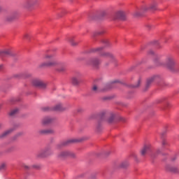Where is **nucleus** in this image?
I'll return each mask as SVG.
<instances>
[{
    "label": "nucleus",
    "mask_w": 179,
    "mask_h": 179,
    "mask_svg": "<svg viewBox=\"0 0 179 179\" xmlns=\"http://www.w3.org/2000/svg\"><path fill=\"white\" fill-rule=\"evenodd\" d=\"M43 59L46 62L39 64L40 68H50L51 66H57V65H58V62L54 60V55H45Z\"/></svg>",
    "instance_id": "f257e3e1"
},
{
    "label": "nucleus",
    "mask_w": 179,
    "mask_h": 179,
    "mask_svg": "<svg viewBox=\"0 0 179 179\" xmlns=\"http://www.w3.org/2000/svg\"><path fill=\"white\" fill-rule=\"evenodd\" d=\"M57 157L58 159H61L62 160H64V159H68V157H70L71 159H75V157H76V154L70 150H64L59 152L57 154Z\"/></svg>",
    "instance_id": "f03ea898"
},
{
    "label": "nucleus",
    "mask_w": 179,
    "mask_h": 179,
    "mask_svg": "<svg viewBox=\"0 0 179 179\" xmlns=\"http://www.w3.org/2000/svg\"><path fill=\"white\" fill-rule=\"evenodd\" d=\"M169 69H173L176 66V60L173 56H168L164 64Z\"/></svg>",
    "instance_id": "7ed1b4c3"
},
{
    "label": "nucleus",
    "mask_w": 179,
    "mask_h": 179,
    "mask_svg": "<svg viewBox=\"0 0 179 179\" xmlns=\"http://www.w3.org/2000/svg\"><path fill=\"white\" fill-rule=\"evenodd\" d=\"M38 5V0H26L23 3V7L25 9H33L34 6Z\"/></svg>",
    "instance_id": "20e7f679"
},
{
    "label": "nucleus",
    "mask_w": 179,
    "mask_h": 179,
    "mask_svg": "<svg viewBox=\"0 0 179 179\" xmlns=\"http://www.w3.org/2000/svg\"><path fill=\"white\" fill-rule=\"evenodd\" d=\"M101 57H103V58H107L108 60H110V62L105 64L106 66H108L110 62H115V61H117V59H115L114 55L111 54L110 52H103L101 53Z\"/></svg>",
    "instance_id": "39448f33"
},
{
    "label": "nucleus",
    "mask_w": 179,
    "mask_h": 179,
    "mask_svg": "<svg viewBox=\"0 0 179 179\" xmlns=\"http://www.w3.org/2000/svg\"><path fill=\"white\" fill-rule=\"evenodd\" d=\"M43 110H45V111H62L64 108L62 103H57L54 107H45Z\"/></svg>",
    "instance_id": "423d86ee"
},
{
    "label": "nucleus",
    "mask_w": 179,
    "mask_h": 179,
    "mask_svg": "<svg viewBox=\"0 0 179 179\" xmlns=\"http://www.w3.org/2000/svg\"><path fill=\"white\" fill-rule=\"evenodd\" d=\"M52 155V150L50 148H46L44 150H41L38 156V157H47L48 156H51Z\"/></svg>",
    "instance_id": "0eeeda50"
},
{
    "label": "nucleus",
    "mask_w": 179,
    "mask_h": 179,
    "mask_svg": "<svg viewBox=\"0 0 179 179\" xmlns=\"http://www.w3.org/2000/svg\"><path fill=\"white\" fill-rule=\"evenodd\" d=\"M32 85H34V86H37L38 87H42V89H44L47 86V84H45V83L38 79L33 80Z\"/></svg>",
    "instance_id": "6e6552de"
},
{
    "label": "nucleus",
    "mask_w": 179,
    "mask_h": 179,
    "mask_svg": "<svg viewBox=\"0 0 179 179\" xmlns=\"http://www.w3.org/2000/svg\"><path fill=\"white\" fill-rule=\"evenodd\" d=\"M52 121H54V119H52V117H43L41 120V125L42 127H47V125H49V124H51Z\"/></svg>",
    "instance_id": "1a4fd4ad"
},
{
    "label": "nucleus",
    "mask_w": 179,
    "mask_h": 179,
    "mask_svg": "<svg viewBox=\"0 0 179 179\" xmlns=\"http://www.w3.org/2000/svg\"><path fill=\"white\" fill-rule=\"evenodd\" d=\"M115 19H120V20H125L127 19V14L122 10L117 11L115 14Z\"/></svg>",
    "instance_id": "9d476101"
},
{
    "label": "nucleus",
    "mask_w": 179,
    "mask_h": 179,
    "mask_svg": "<svg viewBox=\"0 0 179 179\" xmlns=\"http://www.w3.org/2000/svg\"><path fill=\"white\" fill-rule=\"evenodd\" d=\"M88 65H92V66H98L100 65L101 62L97 58L91 59L87 62Z\"/></svg>",
    "instance_id": "9b49d317"
},
{
    "label": "nucleus",
    "mask_w": 179,
    "mask_h": 179,
    "mask_svg": "<svg viewBox=\"0 0 179 179\" xmlns=\"http://www.w3.org/2000/svg\"><path fill=\"white\" fill-rule=\"evenodd\" d=\"M15 131V128H10L6 131L3 132L1 134H0V139H3L8 136V135H10Z\"/></svg>",
    "instance_id": "f8f14e48"
},
{
    "label": "nucleus",
    "mask_w": 179,
    "mask_h": 179,
    "mask_svg": "<svg viewBox=\"0 0 179 179\" xmlns=\"http://www.w3.org/2000/svg\"><path fill=\"white\" fill-rule=\"evenodd\" d=\"M148 10V7H146V6H144L141 8V11H134V13H133L134 17H139V16H142V13L143 12H146V10Z\"/></svg>",
    "instance_id": "ddd939ff"
},
{
    "label": "nucleus",
    "mask_w": 179,
    "mask_h": 179,
    "mask_svg": "<svg viewBox=\"0 0 179 179\" xmlns=\"http://www.w3.org/2000/svg\"><path fill=\"white\" fill-rule=\"evenodd\" d=\"M150 150V147L149 145H145L141 151V155L145 156Z\"/></svg>",
    "instance_id": "4468645a"
},
{
    "label": "nucleus",
    "mask_w": 179,
    "mask_h": 179,
    "mask_svg": "<svg viewBox=\"0 0 179 179\" xmlns=\"http://www.w3.org/2000/svg\"><path fill=\"white\" fill-rule=\"evenodd\" d=\"M15 19H16V14H12L10 15H8L6 18V22H13V20H15Z\"/></svg>",
    "instance_id": "2eb2a0df"
},
{
    "label": "nucleus",
    "mask_w": 179,
    "mask_h": 179,
    "mask_svg": "<svg viewBox=\"0 0 179 179\" xmlns=\"http://www.w3.org/2000/svg\"><path fill=\"white\" fill-rule=\"evenodd\" d=\"M0 55L2 57H8L12 55V53L10 52V50L0 51Z\"/></svg>",
    "instance_id": "dca6fc26"
},
{
    "label": "nucleus",
    "mask_w": 179,
    "mask_h": 179,
    "mask_svg": "<svg viewBox=\"0 0 179 179\" xmlns=\"http://www.w3.org/2000/svg\"><path fill=\"white\" fill-rule=\"evenodd\" d=\"M155 81V77H151L147 80L146 87H149L152 83Z\"/></svg>",
    "instance_id": "f3484780"
},
{
    "label": "nucleus",
    "mask_w": 179,
    "mask_h": 179,
    "mask_svg": "<svg viewBox=\"0 0 179 179\" xmlns=\"http://www.w3.org/2000/svg\"><path fill=\"white\" fill-rule=\"evenodd\" d=\"M57 72H65V71H66V68L65 67V66H58V67L57 68Z\"/></svg>",
    "instance_id": "a211bd4d"
},
{
    "label": "nucleus",
    "mask_w": 179,
    "mask_h": 179,
    "mask_svg": "<svg viewBox=\"0 0 179 179\" xmlns=\"http://www.w3.org/2000/svg\"><path fill=\"white\" fill-rule=\"evenodd\" d=\"M18 113H19V109L15 108L10 112L9 115H10V117H13L16 115V114H17Z\"/></svg>",
    "instance_id": "6ab92c4d"
},
{
    "label": "nucleus",
    "mask_w": 179,
    "mask_h": 179,
    "mask_svg": "<svg viewBox=\"0 0 179 179\" xmlns=\"http://www.w3.org/2000/svg\"><path fill=\"white\" fill-rule=\"evenodd\" d=\"M115 117V115L114 113H110L109 118L108 119V122L111 123L113 121H114V118Z\"/></svg>",
    "instance_id": "aec40b11"
},
{
    "label": "nucleus",
    "mask_w": 179,
    "mask_h": 179,
    "mask_svg": "<svg viewBox=\"0 0 179 179\" xmlns=\"http://www.w3.org/2000/svg\"><path fill=\"white\" fill-rule=\"evenodd\" d=\"M39 135H47V129H41L38 131Z\"/></svg>",
    "instance_id": "412c9836"
},
{
    "label": "nucleus",
    "mask_w": 179,
    "mask_h": 179,
    "mask_svg": "<svg viewBox=\"0 0 179 179\" xmlns=\"http://www.w3.org/2000/svg\"><path fill=\"white\" fill-rule=\"evenodd\" d=\"M103 50V47L96 48L92 50V52H97Z\"/></svg>",
    "instance_id": "4be33fe9"
},
{
    "label": "nucleus",
    "mask_w": 179,
    "mask_h": 179,
    "mask_svg": "<svg viewBox=\"0 0 179 179\" xmlns=\"http://www.w3.org/2000/svg\"><path fill=\"white\" fill-rule=\"evenodd\" d=\"M75 142H78V140L76 139L68 140L66 143H64V145H68V143H75Z\"/></svg>",
    "instance_id": "5701e85b"
},
{
    "label": "nucleus",
    "mask_w": 179,
    "mask_h": 179,
    "mask_svg": "<svg viewBox=\"0 0 179 179\" xmlns=\"http://www.w3.org/2000/svg\"><path fill=\"white\" fill-rule=\"evenodd\" d=\"M47 135H51L52 134H55V131L52 129H46Z\"/></svg>",
    "instance_id": "b1692460"
},
{
    "label": "nucleus",
    "mask_w": 179,
    "mask_h": 179,
    "mask_svg": "<svg viewBox=\"0 0 179 179\" xmlns=\"http://www.w3.org/2000/svg\"><path fill=\"white\" fill-rule=\"evenodd\" d=\"M141 83H142V79L139 78L137 84L134 85L133 87H134V88L139 87L141 86Z\"/></svg>",
    "instance_id": "393cba45"
},
{
    "label": "nucleus",
    "mask_w": 179,
    "mask_h": 179,
    "mask_svg": "<svg viewBox=\"0 0 179 179\" xmlns=\"http://www.w3.org/2000/svg\"><path fill=\"white\" fill-rule=\"evenodd\" d=\"M146 8H147L146 10H149V9H151L152 10H156V5L152 4L150 7L146 6Z\"/></svg>",
    "instance_id": "a878e982"
},
{
    "label": "nucleus",
    "mask_w": 179,
    "mask_h": 179,
    "mask_svg": "<svg viewBox=\"0 0 179 179\" xmlns=\"http://www.w3.org/2000/svg\"><path fill=\"white\" fill-rule=\"evenodd\" d=\"M72 83L73 85H78L79 84V80H78L76 77H74L72 79Z\"/></svg>",
    "instance_id": "bb28decb"
},
{
    "label": "nucleus",
    "mask_w": 179,
    "mask_h": 179,
    "mask_svg": "<svg viewBox=\"0 0 179 179\" xmlns=\"http://www.w3.org/2000/svg\"><path fill=\"white\" fill-rule=\"evenodd\" d=\"M69 41L71 45H73V46L78 45V42H75V40H73L72 38H70Z\"/></svg>",
    "instance_id": "cd10ccee"
},
{
    "label": "nucleus",
    "mask_w": 179,
    "mask_h": 179,
    "mask_svg": "<svg viewBox=\"0 0 179 179\" xmlns=\"http://www.w3.org/2000/svg\"><path fill=\"white\" fill-rule=\"evenodd\" d=\"M5 167H6V164L3 163L0 165V171L1 170H3L5 169Z\"/></svg>",
    "instance_id": "c85d7f7f"
},
{
    "label": "nucleus",
    "mask_w": 179,
    "mask_h": 179,
    "mask_svg": "<svg viewBox=\"0 0 179 179\" xmlns=\"http://www.w3.org/2000/svg\"><path fill=\"white\" fill-rule=\"evenodd\" d=\"M162 146H167V145H169V143H167V141L166 140H163L162 142Z\"/></svg>",
    "instance_id": "c756f323"
},
{
    "label": "nucleus",
    "mask_w": 179,
    "mask_h": 179,
    "mask_svg": "<svg viewBox=\"0 0 179 179\" xmlns=\"http://www.w3.org/2000/svg\"><path fill=\"white\" fill-rule=\"evenodd\" d=\"M92 90H93V92H97V90H99V88L97 87V85H94L92 87Z\"/></svg>",
    "instance_id": "7c9ffc66"
},
{
    "label": "nucleus",
    "mask_w": 179,
    "mask_h": 179,
    "mask_svg": "<svg viewBox=\"0 0 179 179\" xmlns=\"http://www.w3.org/2000/svg\"><path fill=\"white\" fill-rule=\"evenodd\" d=\"M169 170L170 171H173L174 173H177V168L171 167Z\"/></svg>",
    "instance_id": "2f4dec72"
},
{
    "label": "nucleus",
    "mask_w": 179,
    "mask_h": 179,
    "mask_svg": "<svg viewBox=\"0 0 179 179\" xmlns=\"http://www.w3.org/2000/svg\"><path fill=\"white\" fill-rule=\"evenodd\" d=\"M121 167H127V166H128V163L127 162H123L121 164Z\"/></svg>",
    "instance_id": "473e14b6"
},
{
    "label": "nucleus",
    "mask_w": 179,
    "mask_h": 179,
    "mask_svg": "<svg viewBox=\"0 0 179 179\" xmlns=\"http://www.w3.org/2000/svg\"><path fill=\"white\" fill-rule=\"evenodd\" d=\"M22 135H23V133L20 132L15 135V138H17V136H22Z\"/></svg>",
    "instance_id": "72a5a7b5"
},
{
    "label": "nucleus",
    "mask_w": 179,
    "mask_h": 179,
    "mask_svg": "<svg viewBox=\"0 0 179 179\" xmlns=\"http://www.w3.org/2000/svg\"><path fill=\"white\" fill-rule=\"evenodd\" d=\"M78 113H82L83 112V109H82V108H79L78 110H77Z\"/></svg>",
    "instance_id": "f704fd0d"
},
{
    "label": "nucleus",
    "mask_w": 179,
    "mask_h": 179,
    "mask_svg": "<svg viewBox=\"0 0 179 179\" xmlns=\"http://www.w3.org/2000/svg\"><path fill=\"white\" fill-rule=\"evenodd\" d=\"M148 54H150V55H153V54H155V52H154L153 50H150V51L148 52Z\"/></svg>",
    "instance_id": "c9c22d12"
},
{
    "label": "nucleus",
    "mask_w": 179,
    "mask_h": 179,
    "mask_svg": "<svg viewBox=\"0 0 179 179\" xmlns=\"http://www.w3.org/2000/svg\"><path fill=\"white\" fill-rule=\"evenodd\" d=\"M2 69H3V65L0 64V71H2Z\"/></svg>",
    "instance_id": "e433bc0d"
},
{
    "label": "nucleus",
    "mask_w": 179,
    "mask_h": 179,
    "mask_svg": "<svg viewBox=\"0 0 179 179\" xmlns=\"http://www.w3.org/2000/svg\"><path fill=\"white\" fill-rule=\"evenodd\" d=\"M10 149H11V150H13L15 149V148L14 147H11Z\"/></svg>",
    "instance_id": "4c0bfd02"
},
{
    "label": "nucleus",
    "mask_w": 179,
    "mask_h": 179,
    "mask_svg": "<svg viewBox=\"0 0 179 179\" xmlns=\"http://www.w3.org/2000/svg\"><path fill=\"white\" fill-rule=\"evenodd\" d=\"M10 101H15V99H12L10 100Z\"/></svg>",
    "instance_id": "58836bf2"
},
{
    "label": "nucleus",
    "mask_w": 179,
    "mask_h": 179,
    "mask_svg": "<svg viewBox=\"0 0 179 179\" xmlns=\"http://www.w3.org/2000/svg\"><path fill=\"white\" fill-rule=\"evenodd\" d=\"M24 169H29V166H24Z\"/></svg>",
    "instance_id": "ea45409f"
},
{
    "label": "nucleus",
    "mask_w": 179,
    "mask_h": 179,
    "mask_svg": "<svg viewBox=\"0 0 179 179\" xmlns=\"http://www.w3.org/2000/svg\"><path fill=\"white\" fill-rule=\"evenodd\" d=\"M0 128H2V124H0Z\"/></svg>",
    "instance_id": "a19ab883"
},
{
    "label": "nucleus",
    "mask_w": 179,
    "mask_h": 179,
    "mask_svg": "<svg viewBox=\"0 0 179 179\" xmlns=\"http://www.w3.org/2000/svg\"><path fill=\"white\" fill-rule=\"evenodd\" d=\"M34 167H35V169H37V166H34Z\"/></svg>",
    "instance_id": "79ce46f5"
},
{
    "label": "nucleus",
    "mask_w": 179,
    "mask_h": 179,
    "mask_svg": "<svg viewBox=\"0 0 179 179\" xmlns=\"http://www.w3.org/2000/svg\"><path fill=\"white\" fill-rule=\"evenodd\" d=\"M102 114H106V112H103Z\"/></svg>",
    "instance_id": "37998d69"
},
{
    "label": "nucleus",
    "mask_w": 179,
    "mask_h": 179,
    "mask_svg": "<svg viewBox=\"0 0 179 179\" xmlns=\"http://www.w3.org/2000/svg\"><path fill=\"white\" fill-rule=\"evenodd\" d=\"M28 76H31V75H30V74H28Z\"/></svg>",
    "instance_id": "c03bdc74"
},
{
    "label": "nucleus",
    "mask_w": 179,
    "mask_h": 179,
    "mask_svg": "<svg viewBox=\"0 0 179 179\" xmlns=\"http://www.w3.org/2000/svg\"><path fill=\"white\" fill-rule=\"evenodd\" d=\"M148 27H151V26H150V25H148Z\"/></svg>",
    "instance_id": "a18cd8bd"
},
{
    "label": "nucleus",
    "mask_w": 179,
    "mask_h": 179,
    "mask_svg": "<svg viewBox=\"0 0 179 179\" xmlns=\"http://www.w3.org/2000/svg\"><path fill=\"white\" fill-rule=\"evenodd\" d=\"M98 129H99V126L97 127Z\"/></svg>",
    "instance_id": "49530a36"
}]
</instances>
